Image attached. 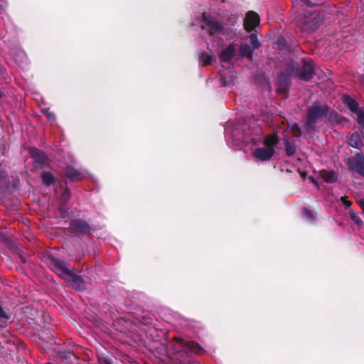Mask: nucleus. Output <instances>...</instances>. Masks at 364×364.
<instances>
[{
    "mask_svg": "<svg viewBox=\"0 0 364 364\" xmlns=\"http://www.w3.org/2000/svg\"><path fill=\"white\" fill-rule=\"evenodd\" d=\"M3 96H4V93H3V92H1V91L0 90V97H2Z\"/></svg>",
    "mask_w": 364,
    "mask_h": 364,
    "instance_id": "nucleus-36",
    "label": "nucleus"
},
{
    "mask_svg": "<svg viewBox=\"0 0 364 364\" xmlns=\"http://www.w3.org/2000/svg\"><path fill=\"white\" fill-rule=\"evenodd\" d=\"M274 154V149L270 146L257 148L253 152L254 156L260 161L269 160L273 156Z\"/></svg>",
    "mask_w": 364,
    "mask_h": 364,
    "instance_id": "nucleus-11",
    "label": "nucleus"
},
{
    "mask_svg": "<svg viewBox=\"0 0 364 364\" xmlns=\"http://www.w3.org/2000/svg\"><path fill=\"white\" fill-rule=\"evenodd\" d=\"M357 203L360 206L363 214L364 215V198L358 199Z\"/></svg>",
    "mask_w": 364,
    "mask_h": 364,
    "instance_id": "nucleus-33",
    "label": "nucleus"
},
{
    "mask_svg": "<svg viewBox=\"0 0 364 364\" xmlns=\"http://www.w3.org/2000/svg\"><path fill=\"white\" fill-rule=\"evenodd\" d=\"M203 21L204 22L205 26H202V28L205 29L207 28L208 32L211 36L220 34L224 30V25L223 23L218 21L215 18L211 16L206 15L205 13L203 14Z\"/></svg>",
    "mask_w": 364,
    "mask_h": 364,
    "instance_id": "nucleus-7",
    "label": "nucleus"
},
{
    "mask_svg": "<svg viewBox=\"0 0 364 364\" xmlns=\"http://www.w3.org/2000/svg\"><path fill=\"white\" fill-rule=\"evenodd\" d=\"M303 215L306 219H309L310 220H313L315 219V216L314 213L307 208H304L302 209Z\"/></svg>",
    "mask_w": 364,
    "mask_h": 364,
    "instance_id": "nucleus-28",
    "label": "nucleus"
},
{
    "mask_svg": "<svg viewBox=\"0 0 364 364\" xmlns=\"http://www.w3.org/2000/svg\"><path fill=\"white\" fill-rule=\"evenodd\" d=\"M329 107L327 105H321L319 102L315 101L307 109L306 124L308 129L314 130L316 123L321 118L327 117L328 120H337L338 114L336 112L328 113Z\"/></svg>",
    "mask_w": 364,
    "mask_h": 364,
    "instance_id": "nucleus-2",
    "label": "nucleus"
},
{
    "mask_svg": "<svg viewBox=\"0 0 364 364\" xmlns=\"http://www.w3.org/2000/svg\"><path fill=\"white\" fill-rule=\"evenodd\" d=\"M249 38L250 41L251 47L254 49V50L258 49L261 46V44L258 41L257 35L255 33L250 34Z\"/></svg>",
    "mask_w": 364,
    "mask_h": 364,
    "instance_id": "nucleus-24",
    "label": "nucleus"
},
{
    "mask_svg": "<svg viewBox=\"0 0 364 364\" xmlns=\"http://www.w3.org/2000/svg\"><path fill=\"white\" fill-rule=\"evenodd\" d=\"M65 176L72 181H77L84 178V173L71 165H68L64 170Z\"/></svg>",
    "mask_w": 364,
    "mask_h": 364,
    "instance_id": "nucleus-12",
    "label": "nucleus"
},
{
    "mask_svg": "<svg viewBox=\"0 0 364 364\" xmlns=\"http://www.w3.org/2000/svg\"><path fill=\"white\" fill-rule=\"evenodd\" d=\"M291 131L294 136L299 137L301 134V130L297 124H294L291 127Z\"/></svg>",
    "mask_w": 364,
    "mask_h": 364,
    "instance_id": "nucleus-30",
    "label": "nucleus"
},
{
    "mask_svg": "<svg viewBox=\"0 0 364 364\" xmlns=\"http://www.w3.org/2000/svg\"><path fill=\"white\" fill-rule=\"evenodd\" d=\"M42 181L44 185L48 186L55 182V178L50 172L44 171L41 173Z\"/></svg>",
    "mask_w": 364,
    "mask_h": 364,
    "instance_id": "nucleus-20",
    "label": "nucleus"
},
{
    "mask_svg": "<svg viewBox=\"0 0 364 364\" xmlns=\"http://www.w3.org/2000/svg\"><path fill=\"white\" fill-rule=\"evenodd\" d=\"M29 153L36 163L43 166L48 164V158L43 151L33 147L29 149Z\"/></svg>",
    "mask_w": 364,
    "mask_h": 364,
    "instance_id": "nucleus-9",
    "label": "nucleus"
},
{
    "mask_svg": "<svg viewBox=\"0 0 364 364\" xmlns=\"http://www.w3.org/2000/svg\"><path fill=\"white\" fill-rule=\"evenodd\" d=\"M235 53V48L233 44H230L223 49L219 55L220 60L223 62H229L232 60Z\"/></svg>",
    "mask_w": 364,
    "mask_h": 364,
    "instance_id": "nucleus-15",
    "label": "nucleus"
},
{
    "mask_svg": "<svg viewBox=\"0 0 364 364\" xmlns=\"http://www.w3.org/2000/svg\"><path fill=\"white\" fill-rule=\"evenodd\" d=\"M278 143L277 139L275 136H269L264 139V144L266 147H274Z\"/></svg>",
    "mask_w": 364,
    "mask_h": 364,
    "instance_id": "nucleus-25",
    "label": "nucleus"
},
{
    "mask_svg": "<svg viewBox=\"0 0 364 364\" xmlns=\"http://www.w3.org/2000/svg\"><path fill=\"white\" fill-rule=\"evenodd\" d=\"M240 50L242 56L247 58L250 60H252L254 49L251 46L247 43H242L240 46Z\"/></svg>",
    "mask_w": 364,
    "mask_h": 364,
    "instance_id": "nucleus-18",
    "label": "nucleus"
},
{
    "mask_svg": "<svg viewBox=\"0 0 364 364\" xmlns=\"http://www.w3.org/2000/svg\"><path fill=\"white\" fill-rule=\"evenodd\" d=\"M291 73L290 61L289 62L287 68V73H281L278 76V90L283 93H286L290 85V77L292 75Z\"/></svg>",
    "mask_w": 364,
    "mask_h": 364,
    "instance_id": "nucleus-8",
    "label": "nucleus"
},
{
    "mask_svg": "<svg viewBox=\"0 0 364 364\" xmlns=\"http://www.w3.org/2000/svg\"><path fill=\"white\" fill-rule=\"evenodd\" d=\"M346 163L350 171L364 177V154L362 151L348 157L346 160Z\"/></svg>",
    "mask_w": 364,
    "mask_h": 364,
    "instance_id": "nucleus-6",
    "label": "nucleus"
},
{
    "mask_svg": "<svg viewBox=\"0 0 364 364\" xmlns=\"http://www.w3.org/2000/svg\"><path fill=\"white\" fill-rule=\"evenodd\" d=\"M343 103L353 112H356L358 109H360L358 108V102L350 96H343Z\"/></svg>",
    "mask_w": 364,
    "mask_h": 364,
    "instance_id": "nucleus-17",
    "label": "nucleus"
},
{
    "mask_svg": "<svg viewBox=\"0 0 364 364\" xmlns=\"http://www.w3.org/2000/svg\"><path fill=\"white\" fill-rule=\"evenodd\" d=\"M285 146V152L287 156H293L296 151V146L294 141H290L289 139L286 140L284 142Z\"/></svg>",
    "mask_w": 364,
    "mask_h": 364,
    "instance_id": "nucleus-19",
    "label": "nucleus"
},
{
    "mask_svg": "<svg viewBox=\"0 0 364 364\" xmlns=\"http://www.w3.org/2000/svg\"><path fill=\"white\" fill-rule=\"evenodd\" d=\"M259 23V15L254 11H249L245 18L244 26L246 31H252Z\"/></svg>",
    "mask_w": 364,
    "mask_h": 364,
    "instance_id": "nucleus-10",
    "label": "nucleus"
},
{
    "mask_svg": "<svg viewBox=\"0 0 364 364\" xmlns=\"http://www.w3.org/2000/svg\"><path fill=\"white\" fill-rule=\"evenodd\" d=\"M50 266L58 273L64 280L70 283L73 288L77 290H83L85 289V282L80 277L74 274L70 269V265L58 259L51 257L50 259Z\"/></svg>",
    "mask_w": 364,
    "mask_h": 364,
    "instance_id": "nucleus-1",
    "label": "nucleus"
},
{
    "mask_svg": "<svg viewBox=\"0 0 364 364\" xmlns=\"http://www.w3.org/2000/svg\"><path fill=\"white\" fill-rule=\"evenodd\" d=\"M361 132H355L348 138V144L354 148L360 149L363 146L362 139L363 137Z\"/></svg>",
    "mask_w": 364,
    "mask_h": 364,
    "instance_id": "nucleus-14",
    "label": "nucleus"
},
{
    "mask_svg": "<svg viewBox=\"0 0 364 364\" xmlns=\"http://www.w3.org/2000/svg\"><path fill=\"white\" fill-rule=\"evenodd\" d=\"M323 12L306 10L302 16L297 17L296 26L303 31H314L323 23Z\"/></svg>",
    "mask_w": 364,
    "mask_h": 364,
    "instance_id": "nucleus-3",
    "label": "nucleus"
},
{
    "mask_svg": "<svg viewBox=\"0 0 364 364\" xmlns=\"http://www.w3.org/2000/svg\"><path fill=\"white\" fill-rule=\"evenodd\" d=\"M47 114V116H48V117L49 119H53V118H54V114H53V113H51V112H47V114Z\"/></svg>",
    "mask_w": 364,
    "mask_h": 364,
    "instance_id": "nucleus-35",
    "label": "nucleus"
},
{
    "mask_svg": "<svg viewBox=\"0 0 364 364\" xmlns=\"http://www.w3.org/2000/svg\"><path fill=\"white\" fill-rule=\"evenodd\" d=\"M291 75L298 76L300 79L308 81L313 77L314 74V67L311 62L302 60V68L294 60H290Z\"/></svg>",
    "mask_w": 364,
    "mask_h": 364,
    "instance_id": "nucleus-5",
    "label": "nucleus"
},
{
    "mask_svg": "<svg viewBox=\"0 0 364 364\" xmlns=\"http://www.w3.org/2000/svg\"><path fill=\"white\" fill-rule=\"evenodd\" d=\"M70 190L68 188H66L62 193L60 199L63 203H67L70 198Z\"/></svg>",
    "mask_w": 364,
    "mask_h": 364,
    "instance_id": "nucleus-27",
    "label": "nucleus"
},
{
    "mask_svg": "<svg viewBox=\"0 0 364 364\" xmlns=\"http://www.w3.org/2000/svg\"><path fill=\"white\" fill-rule=\"evenodd\" d=\"M232 138L235 139L237 144L245 141V136L243 132H240L238 129H235L232 132Z\"/></svg>",
    "mask_w": 364,
    "mask_h": 364,
    "instance_id": "nucleus-22",
    "label": "nucleus"
},
{
    "mask_svg": "<svg viewBox=\"0 0 364 364\" xmlns=\"http://www.w3.org/2000/svg\"><path fill=\"white\" fill-rule=\"evenodd\" d=\"M303 3L306 4L307 6H314L316 4L311 2L309 0H301Z\"/></svg>",
    "mask_w": 364,
    "mask_h": 364,
    "instance_id": "nucleus-34",
    "label": "nucleus"
},
{
    "mask_svg": "<svg viewBox=\"0 0 364 364\" xmlns=\"http://www.w3.org/2000/svg\"><path fill=\"white\" fill-rule=\"evenodd\" d=\"M176 341L179 343L182 346L186 348L190 351L196 354H201L203 352L202 347L197 343L183 340L181 338H176Z\"/></svg>",
    "mask_w": 364,
    "mask_h": 364,
    "instance_id": "nucleus-13",
    "label": "nucleus"
},
{
    "mask_svg": "<svg viewBox=\"0 0 364 364\" xmlns=\"http://www.w3.org/2000/svg\"><path fill=\"white\" fill-rule=\"evenodd\" d=\"M350 216L351 220L358 226H361L363 225V221L359 217V215L355 213L354 211H350Z\"/></svg>",
    "mask_w": 364,
    "mask_h": 364,
    "instance_id": "nucleus-26",
    "label": "nucleus"
},
{
    "mask_svg": "<svg viewBox=\"0 0 364 364\" xmlns=\"http://www.w3.org/2000/svg\"><path fill=\"white\" fill-rule=\"evenodd\" d=\"M358 123L364 128V111L358 109L356 112Z\"/></svg>",
    "mask_w": 364,
    "mask_h": 364,
    "instance_id": "nucleus-29",
    "label": "nucleus"
},
{
    "mask_svg": "<svg viewBox=\"0 0 364 364\" xmlns=\"http://www.w3.org/2000/svg\"><path fill=\"white\" fill-rule=\"evenodd\" d=\"M73 355L74 354L71 351L60 352L58 354V359L62 361H65V363H68V360H70Z\"/></svg>",
    "mask_w": 364,
    "mask_h": 364,
    "instance_id": "nucleus-23",
    "label": "nucleus"
},
{
    "mask_svg": "<svg viewBox=\"0 0 364 364\" xmlns=\"http://www.w3.org/2000/svg\"><path fill=\"white\" fill-rule=\"evenodd\" d=\"M93 230L92 226L82 218H73L67 228L68 233L71 236L83 237L90 235Z\"/></svg>",
    "mask_w": 364,
    "mask_h": 364,
    "instance_id": "nucleus-4",
    "label": "nucleus"
},
{
    "mask_svg": "<svg viewBox=\"0 0 364 364\" xmlns=\"http://www.w3.org/2000/svg\"><path fill=\"white\" fill-rule=\"evenodd\" d=\"M341 200L343 202V205H346L347 207H350L352 205V203L350 200H347V197H341Z\"/></svg>",
    "mask_w": 364,
    "mask_h": 364,
    "instance_id": "nucleus-32",
    "label": "nucleus"
},
{
    "mask_svg": "<svg viewBox=\"0 0 364 364\" xmlns=\"http://www.w3.org/2000/svg\"><path fill=\"white\" fill-rule=\"evenodd\" d=\"M200 59L202 60L204 65L210 64L211 60H212L211 57L209 55L205 54V53H203L200 55Z\"/></svg>",
    "mask_w": 364,
    "mask_h": 364,
    "instance_id": "nucleus-31",
    "label": "nucleus"
},
{
    "mask_svg": "<svg viewBox=\"0 0 364 364\" xmlns=\"http://www.w3.org/2000/svg\"><path fill=\"white\" fill-rule=\"evenodd\" d=\"M10 316L6 312L1 306H0V327L4 328L7 326Z\"/></svg>",
    "mask_w": 364,
    "mask_h": 364,
    "instance_id": "nucleus-21",
    "label": "nucleus"
},
{
    "mask_svg": "<svg viewBox=\"0 0 364 364\" xmlns=\"http://www.w3.org/2000/svg\"><path fill=\"white\" fill-rule=\"evenodd\" d=\"M293 1V3L294 2V0H291Z\"/></svg>",
    "mask_w": 364,
    "mask_h": 364,
    "instance_id": "nucleus-37",
    "label": "nucleus"
},
{
    "mask_svg": "<svg viewBox=\"0 0 364 364\" xmlns=\"http://www.w3.org/2000/svg\"><path fill=\"white\" fill-rule=\"evenodd\" d=\"M320 176L326 182L333 183L337 181L338 173L335 171L321 170L320 171Z\"/></svg>",
    "mask_w": 364,
    "mask_h": 364,
    "instance_id": "nucleus-16",
    "label": "nucleus"
}]
</instances>
